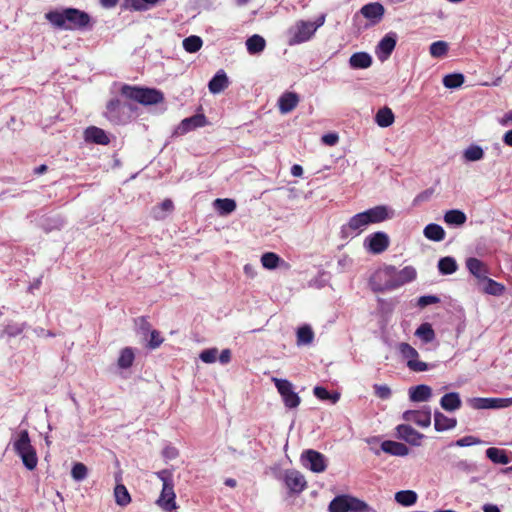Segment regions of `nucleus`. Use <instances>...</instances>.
Masks as SVG:
<instances>
[{
    "label": "nucleus",
    "mask_w": 512,
    "mask_h": 512,
    "mask_svg": "<svg viewBox=\"0 0 512 512\" xmlns=\"http://www.w3.org/2000/svg\"><path fill=\"white\" fill-rule=\"evenodd\" d=\"M398 438L408 442L411 445H420L421 439L424 437L423 434L419 433L412 426L407 424H400L396 427Z\"/></svg>",
    "instance_id": "nucleus-20"
},
{
    "label": "nucleus",
    "mask_w": 512,
    "mask_h": 512,
    "mask_svg": "<svg viewBox=\"0 0 512 512\" xmlns=\"http://www.w3.org/2000/svg\"><path fill=\"white\" fill-rule=\"evenodd\" d=\"M329 512H370V506L363 500L348 494L334 497L328 506Z\"/></svg>",
    "instance_id": "nucleus-6"
},
{
    "label": "nucleus",
    "mask_w": 512,
    "mask_h": 512,
    "mask_svg": "<svg viewBox=\"0 0 512 512\" xmlns=\"http://www.w3.org/2000/svg\"><path fill=\"white\" fill-rule=\"evenodd\" d=\"M87 467L83 463H76L73 465L71 475L74 480L82 481L87 477Z\"/></svg>",
    "instance_id": "nucleus-51"
},
{
    "label": "nucleus",
    "mask_w": 512,
    "mask_h": 512,
    "mask_svg": "<svg viewBox=\"0 0 512 512\" xmlns=\"http://www.w3.org/2000/svg\"><path fill=\"white\" fill-rule=\"evenodd\" d=\"M439 301H440V299L437 296L424 295V296L419 297L417 304L420 308H425L429 305L436 304Z\"/></svg>",
    "instance_id": "nucleus-57"
},
{
    "label": "nucleus",
    "mask_w": 512,
    "mask_h": 512,
    "mask_svg": "<svg viewBox=\"0 0 512 512\" xmlns=\"http://www.w3.org/2000/svg\"><path fill=\"white\" fill-rule=\"evenodd\" d=\"M84 138L86 142L94 143L98 145H107L110 142V139L107 133L96 126H90L84 131Z\"/></svg>",
    "instance_id": "nucleus-21"
},
{
    "label": "nucleus",
    "mask_w": 512,
    "mask_h": 512,
    "mask_svg": "<svg viewBox=\"0 0 512 512\" xmlns=\"http://www.w3.org/2000/svg\"><path fill=\"white\" fill-rule=\"evenodd\" d=\"M284 482L290 493L294 494L301 493L307 486V482L303 474L293 469L285 472Z\"/></svg>",
    "instance_id": "nucleus-14"
},
{
    "label": "nucleus",
    "mask_w": 512,
    "mask_h": 512,
    "mask_svg": "<svg viewBox=\"0 0 512 512\" xmlns=\"http://www.w3.org/2000/svg\"><path fill=\"white\" fill-rule=\"evenodd\" d=\"M121 95L143 105H153L163 101V93L155 88H143L138 86L123 85Z\"/></svg>",
    "instance_id": "nucleus-5"
},
{
    "label": "nucleus",
    "mask_w": 512,
    "mask_h": 512,
    "mask_svg": "<svg viewBox=\"0 0 512 512\" xmlns=\"http://www.w3.org/2000/svg\"><path fill=\"white\" fill-rule=\"evenodd\" d=\"M467 220L466 214L458 209L448 210L444 214L446 224L454 227L462 226Z\"/></svg>",
    "instance_id": "nucleus-33"
},
{
    "label": "nucleus",
    "mask_w": 512,
    "mask_h": 512,
    "mask_svg": "<svg viewBox=\"0 0 512 512\" xmlns=\"http://www.w3.org/2000/svg\"><path fill=\"white\" fill-rule=\"evenodd\" d=\"M448 51V43L445 41H436L430 45L429 52L435 58H440L446 55Z\"/></svg>",
    "instance_id": "nucleus-49"
},
{
    "label": "nucleus",
    "mask_w": 512,
    "mask_h": 512,
    "mask_svg": "<svg viewBox=\"0 0 512 512\" xmlns=\"http://www.w3.org/2000/svg\"><path fill=\"white\" fill-rule=\"evenodd\" d=\"M431 416L430 406H423L420 410L405 411L402 418L407 422H413L420 427L426 428L431 424Z\"/></svg>",
    "instance_id": "nucleus-13"
},
{
    "label": "nucleus",
    "mask_w": 512,
    "mask_h": 512,
    "mask_svg": "<svg viewBox=\"0 0 512 512\" xmlns=\"http://www.w3.org/2000/svg\"><path fill=\"white\" fill-rule=\"evenodd\" d=\"M394 114L392 110L388 107H383L379 109L375 115V122L378 126L382 128L389 127L394 122Z\"/></svg>",
    "instance_id": "nucleus-35"
},
{
    "label": "nucleus",
    "mask_w": 512,
    "mask_h": 512,
    "mask_svg": "<svg viewBox=\"0 0 512 512\" xmlns=\"http://www.w3.org/2000/svg\"><path fill=\"white\" fill-rule=\"evenodd\" d=\"M352 69H366L372 65V57L367 52H356L349 58Z\"/></svg>",
    "instance_id": "nucleus-28"
},
{
    "label": "nucleus",
    "mask_w": 512,
    "mask_h": 512,
    "mask_svg": "<svg viewBox=\"0 0 512 512\" xmlns=\"http://www.w3.org/2000/svg\"><path fill=\"white\" fill-rule=\"evenodd\" d=\"M481 290L492 296H501L505 291V286L489 277H486L479 283Z\"/></svg>",
    "instance_id": "nucleus-29"
},
{
    "label": "nucleus",
    "mask_w": 512,
    "mask_h": 512,
    "mask_svg": "<svg viewBox=\"0 0 512 512\" xmlns=\"http://www.w3.org/2000/svg\"><path fill=\"white\" fill-rule=\"evenodd\" d=\"M470 406L475 410L484 409H502L512 406V397L510 398H482L475 397L469 400Z\"/></svg>",
    "instance_id": "nucleus-12"
},
{
    "label": "nucleus",
    "mask_w": 512,
    "mask_h": 512,
    "mask_svg": "<svg viewBox=\"0 0 512 512\" xmlns=\"http://www.w3.org/2000/svg\"><path fill=\"white\" fill-rule=\"evenodd\" d=\"M397 43V34L395 32L387 33L378 43L376 53L381 61L386 60L395 49Z\"/></svg>",
    "instance_id": "nucleus-16"
},
{
    "label": "nucleus",
    "mask_w": 512,
    "mask_h": 512,
    "mask_svg": "<svg viewBox=\"0 0 512 512\" xmlns=\"http://www.w3.org/2000/svg\"><path fill=\"white\" fill-rule=\"evenodd\" d=\"M272 382L277 388L286 408L295 409L300 405L301 399L294 391L293 384L289 380L273 377Z\"/></svg>",
    "instance_id": "nucleus-9"
},
{
    "label": "nucleus",
    "mask_w": 512,
    "mask_h": 512,
    "mask_svg": "<svg viewBox=\"0 0 512 512\" xmlns=\"http://www.w3.org/2000/svg\"><path fill=\"white\" fill-rule=\"evenodd\" d=\"M163 342V338L157 330H152L150 333V340L148 342V346L151 349H155L159 347Z\"/></svg>",
    "instance_id": "nucleus-58"
},
{
    "label": "nucleus",
    "mask_w": 512,
    "mask_h": 512,
    "mask_svg": "<svg viewBox=\"0 0 512 512\" xmlns=\"http://www.w3.org/2000/svg\"><path fill=\"white\" fill-rule=\"evenodd\" d=\"M465 81V77L461 73L447 74L443 78V85L448 89L459 88Z\"/></svg>",
    "instance_id": "nucleus-45"
},
{
    "label": "nucleus",
    "mask_w": 512,
    "mask_h": 512,
    "mask_svg": "<svg viewBox=\"0 0 512 512\" xmlns=\"http://www.w3.org/2000/svg\"><path fill=\"white\" fill-rule=\"evenodd\" d=\"M415 278L416 270L411 266H406L399 271L393 266H387L372 277L370 284L373 291L382 292L400 287Z\"/></svg>",
    "instance_id": "nucleus-3"
},
{
    "label": "nucleus",
    "mask_w": 512,
    "mask_h": 512,
    "mask_svg": "<svg viewBox=\"0 0 512 512\" xmlns=\"http://www.w3.org/2000/svg\"><path fill=\"white\" fill-rule=\"evenodd\" d=\"M465 266L469 273L473 275L479 283L488 277V266L482 260L476 257L467 258L465 261Z\"/></svg>",
    "instance_id": "nucleus-19"
},
{
    "label": "nucleus",
    "mask_w": 512,
    "mask_h": 512,
    "mask_svg": "<svg viewBox=\"0 0 512 512\" xmlns=\"http://www.w3.org/2000/svg\"><path fill=\"white\" fill-rule=\"evenodd\" d=\"M45 18L57 29L85 31L92 28L91 17L85 11L76 8L54 10L45 14Z\"/></svg>",
    "instance_id": "nucleus-2"
},
{
    "label": "nucleus",
    "mask_w": 512,
    "mask_h": 512,
    "mask_svg": "<svg viewBox=\"0 0 512 512\" xmlns=\"http://www.w3.org/2000/svg\"><path fill=\"white\" fill-rule=\"evenodd\" d=\"M299 103V96L295 92H285L278 99V107L282 114L291 112Z\"/></svg>",
    "instance_id": "nucleus-24"
},
{
    "label": "nucleus",
    "mask_w": 512,
    "mask_h": 512,
    "mask_svg": "<svg viewBox=\"0 0 512 512\" xmlns=\"http://www.w3.org/2000/svg\"><path fill=\"white\" fill-rule=\"evenodd\" d=\"M401 356L407 361H414L419 357L418 351L406 342H401L397 346Z\"/></svg>",
    "instance_id": "nucleus-47"
},
{
    "label": "nucleus",
    "mask_w": 512,
    "mask_h": 512,
    "mask_svg": "<svg viewBox=\"0 0 512 512\" xmlns=\"http://www.w3.org/2000/svg\"><path fill=\"white\" fill-rule=\"evenodd\" d=\"M359 13L370 22V25H376L382 20L385 8L379 2H371L363 5Z\"/></svg>",
    "instance_id": "nucleus-15"
},
{
    "label": "nucleus",
    "mask_w": 512,
    "mask_h": 512,
    "mask_svg": "<svg viewBox=\"0 0 512 512\" xmlns=\"http://www.w3.org/2000/svg\"><path fill=\"white\" fill-rule=\"evenodd\" d=\"M481 440L474 436H465L462 437L455 442L451 443L450 446H458V447H469L473 445L480 444Z\"/></svg>",
    "instance_id": "nucleus-55"
},
{
    "label": "nucleus",
    "mask_w": 512,
    "mask_h": 512,
    "mask_svg": "<svg viewBox=\"0 0 512 512\" xmlns=\"http://www.w3.org/2000/svg\"><path fill=\"white\" fill-rule=\"evenodd\" d=\"M486 457L496 464H509L511 459L503 449L490 447L486 450Z\"/></svg>",
    "instance_id": "nucleus-34"
},
{
    "label": "nucleus",
    "mask_w": 512,
    "mask_h": 512,
    "mask_svg": "<svg viewBox=\"0 0 512 512\" xmlns=\"http://www.w3.org/2000/svg\"><path fill=\"white\" fill-rule=\"evenodd\" d=\"M394 211L385 205H378L352 216L341 226L342 239L354 238L361 234L370 224H378L391 219Z\"/></svg>",
    "instance_id": "nucleus-1"
},
{
    "label": "nucleus",
    "mask_w": 512,
    "mask_h": 512,
    "mask_svg": "<svg viewBox=\"0 0 512 512\" xmlns=\"http://www.w3.org/2000/svg\"><path fill=\"white\" fill-rule=\"evenodd\" d=\"M406 365L413 372H425L435 367V364H428L418 360V358L414 361H407Z\"/></svg>",
    "instance_id": "nucleus-50"
},
{
    "label": "nucleus",
    "mask_w": 512,
    "mask_h": 512,
    "mask_svg": "<svg viewBox=\"0 0 512 512\" xmlns=\"http://www.w3.org/2000/svg\"><path fill=\"white\" fill-rule=\"evenodd\" d=\"M302 465L314 473H322L327 468V458L322 453L307 449L301 454Z\"/></svg>",
    "instance_id": "nucleus-10"
},
{
    "label": "nucleus",
    "mask_w": 512,
    "mask_h": 512,
    "mask_svg": "<svg viewBox=\"0 0 512 512\" xmlns=\"http://www.w3.org/2000/svg\"><path fill=\"white\" fill-rule=\"evenodd\" d=\"M243 270H244V273L250 278H254L257 275L256 266L253 264H250V263L245 264Z\"/></svg>",
    "instance_id": "nucleus-64"
},
{
    "label": "nucleus",
    "mask_w": 512,
    "mask_h": 512,
    "mask_svg": "<svg viewBox=\"0 0 512 512\" xmlns=\"http://www.w3.org/2000/svg\"><path fill=\"white\" fill-rule=\"evenodd\" d=\"M174 205L171 199H165L152 210L153 217L157 220L164 219L168 213L172 212Z\"/></svg>",
    "instance_id": "nucleus-42"
},
{
    "label": "nucleus",
    "mask_w": 512,
    "mask_h": 512,
    "mask_svg": "<svg viewBox=\"0 0 512 512\" xmlns=\"http://www.w3.org/2000/svg\"><path fill=\"white\" fill-rule=\"evenodd\" d=\"M380 451L398 457H404L409 454V448L405 444L393 440L383 441L380 446Z\"/></svg>",
    "instance_id": "nucleus-22"
},
{
    "label": "nucleus",
    "mask_w": 512,
    "mask_h": 512,
    "mask_svg": "<svg viewBox=\"0 0 512 512\" xmlns=\"http://www.w3.org/2000/svg\"><path fill=\"white\" fill-rule=\"evenodd\" d=\"M456 425V418L447 417L446 415L439 411H436L434 413V428L437 432L452 430L456 427Z\"/></svg>",
    "instance_id": "nucleus-26"
},
{
    "label": "nucleus",
    "mask_w": 512,
    "mask_h": 512,
    "mask_svg": "<svg viewBox=\"0 0 512 512\" xmlns=\"http://www.w3.org/2000/svg\"><path fill=\"white\" fill-rule=\"evenodd\" d=\"M115 502L122 507L127 506L131 502L130 494L123 484H117L114 488Z\"/></svg>",
    "instance_id": "nucleus-43"
},
{
    "label": "nucleus",
    "mask_w": 512,
    "mask_h": 512,
    "mask_svg": "<svg viewBox=\"0 0 512 512\" xmlns=\"http://www.w3.org/2000/svg\"><path fill=\"white\" fill-rule=\"evenodd\" d=\"M183 48L185 49V51L189 52V53H195L197 51H199L203 45V41L201 39V37L199 36H196V35H191L189 37H186L183 42Z\"/></svg>",
    "instance_id": "nucleus-46"
},
{
    "label": "nucleus",
    "mask_w": 512,
    "mask_h": 512,
    "mask_svg": "<svg viewBox=\"0 0 512 512\" xmlns=\"http://www.w3.org/2000/svg\"><path fill=\"white\" fill-rule=\"evenodd\" d=\"M26 323H9L4 328V333L10 337H16L23 332Z\"/></svg>",
    "instance_id": "nucleus-54"
},
{
    "label": "nucleus",
    "mask_w": 512,
    "mask_h": 512,
    "mask_svg": "<svg viewBox=\"0 0 512 512\" xmlns=\"http://www.w3.org/2000/svg\"><path fill=\"white\" fill-rule=\"evenodd\" d=\"M315 34V28L311 21L299 20L287 31L288 44L298 45L309 41Z\"/></svg>",
    "instance_id": "nucleus-8"
},
{
    "label": "nucleus",
    "mask_w": 512,
    "mask_h": 512,
    "mask_svg": "<svg viewBox=\"0 0 512 512\" xmlns=\"http://www.w3.org/2000/svg\"><path fill=\"white\" fill-rule=\"evenodd\" d=\"M462 405L459 393L449 392L444 394L440 399V406L448 412L458 410Z\"/></svg>",
    "instance_id": "nucleus-27"
},
{
    "label": "nucleus",
    "mask_w": 512,
    "mask_h": 512,
    "mask_svg": "<svg viewBox=\"0 0 512 512\" xmlns=\"http://www.w3.org/2000/svg\"><path fill=\"white\" fill-rule=\"evenodd\" d=\"M176 494L174 492V483L170 485H163L161 494L157 500V504L166 512H172L177 508Z\"/></svg>",
    "instance_id": "nucleus-17"
},
{
    "label": "nucleus",
    "mask_w": 512,
    "mask_h": 512,
    "mask_svg": "<svg viewBox=\"0 0 512 512\" xmlns=\"http://www.w3.org/2000/svg\"><path fill=\"white\" fill-rule=\"evenodd\" d=\"M161 0H125L126 7L134 11H147Z\"/></svg>",
    "instance_id": "nucleus-39"
},
{
    "label": "nucleus",
    "mask_w": 512,
    "mask_h": 512,
    "mask_svg": "<svg viewBox=\"0 0 512 512\" xmlns=\"http://www.w3.org/2000/svg\"><path fill=\"white\" fill-rule=\"evenodd\" d=\"M214 207L221 215H228L236 209V202L230 198H218L214 201Z\"/></svg>",
    "instance_id": "nucleus-40"
},
{
    "label": "nucleus",
    "mask_w": 512,
    "mask_h": 512,
    "mask_svg": "<svg viewBox=\"0 0 512 512\" xmlns=\"http://www.w3.org/2000/svg\"><path fill=\"white\" fill-rule=\"evenodd\" d=\"M339 136L336 133H327L322 136V142L326 145L333 146L338 143Z\"/></svg>",
    "instance_id": "nucleus-62"
},
{
    "label": "nucleus",
    "mask_w": 512,
    "mask_h": 512,
    "mask_svg": "<svg viewBox=\"0 0 512 512\" xmlns=\"http://www.w3.org/2000/svg\"><path fill=\"white\" fill-rule=\"evenodd\" d=\"M281 258L273 252H266L261 256L262 266L268 270H273L277 268L280 263Z\"/></svg>",
    "instance_id": "nucleus-48"
},
{
    "label": "nucleus",
    "mask_w": 512,
    "mask_h": 512,
    "mask_svg": "<svg viewBox=\"0 0 512 512\" xmlns=\"http://www.w3.org/2000/svg\"><path fill=\"white\" fill-rule=\"evenodd\" d=\"M353 265V259L350 258L348 255H342L339 257L337 261V271L339 273H343L350 269Z\"/></svg>",
    "instance_id": "nucleus-56"
},
{
    "label": "nucleus",
    "mask_w": 512,
    "mask_h": 512,
    "mask_svg": "<svg viewBox=\"0 0 512 512\" xmlns=\"http://www.w3.org/2000/svg\"><path fill=\"white\" fill-rule=\"evenodd\" d=\"M162 455L167 460H173L178 457L179 452L178 449L173 446H166L162 451Z\"/></svg>",
    "instance_id": "nucleus-60"
},
{
    "label": "nucleus",
    "mask_w": 512,
    "mask_h": 512,
    "mask_svg": "<svg viewBox=\"0 0 512 512\" xmlns=\"http://www.w3.org/2000/svg\"><path fill=\"white\" fill-rule=\"evenodd\" d=\"M135 359L134 351L131 347H125L120 351L117 361L118 367L121 369H128L133 365Z\"/></svg>",
    "instance_id": "nucleus-41"
},
{
    "label": "nucleus",
    "mask_w": 512,
    "mask_h": 512,
    "mask_svg": "<svg viewBox=\"0 0 512 512\" xmlns=\"http://www.w3.org/2000/svg\"><path fill=\"white\" fill-rule=\"evenodd\" d=\"M133 112V104L115 98L107 103L104 115L112 124L120 125L127 123Z\"/></svg>",
    "instance_id": "nucleus-7"
},
{
    "label": "nucleus",
    "mask_w": 512,
    "mask_h": 512,
    "mask_svg": "<svg viewBox=\"0 0 512 512\" xmlns=\"http://www.w3.org/2000/svg\"><path fill=\"white\" fill-rule=\"evenodd\" d=\"M314 339V332L308 325L301 326L297 330V345H308Z\"/></svg>",
    "instance_id": "nucleus-44"
},
{
    "label": "nucleus",
    "mask_w": 512,
    "mask_h": 512,
    "mask_svg": "<svg viewBox=\"0 0 512 512\" xmlns=\"http://www.w3.org/2000/svg\"><path fill=\"white\" fill-rule=\"evenodd\" d=\"M265 47V39L258 34H254L246 40V48L250 55H256L261 53L265 49Z\"/></svg>",
    "instance_id": "nucleus-32"
},
{
    "label": "nucleus",
    "mask_w": 512,
    "mask_h": 512,
    "mask_svg": "<svg viewBox=\"0 0 512 512\" xmlns=\"http://www.w3.org/2000/svg\"><path fill=\"white\" fill-rule=\"evenodd\" d=\"M417 498V493L412 490H401L395 494L396 502L406 507L414 505L417 501Z\"/></svg>",
    "instance_id": "nucleus-37"
},
{
    "label": "nucleus",
    "mask_w": 512,
    "mask_h": 512,
    "mask_svg": "<svg viewBox=\"0 0 512 512\" xmlns=\"http://www.w3.org/2000/svg\"><path fill=\"white\" fill-rule=\"evenodd\" d=\"M390 244L388 234L382 231L374 232L366 236L363 242L364 248L372 254L383 253Z\"/></svg>",
    "instance_id": "nucleus-11"
},
{
    "label": "nucleus",
    "mask_w": 512,
    "mask_h": 512,
    "mask_svg": "<svg viewBox=\"0 0 512 512\" xmlns=\"http://www.w3.org/2000/svg\"><path fill=\"white\" fill-rule=\"evenodd\" d=\"M313 393L318 399L323 401H327L328 398L330 397V392L322 386L314 387Z\"/></svg>",
    "instance_id": "nucleus-61"
},
{
    "label": "nucleus",
    "mask_w": 512,
    "mask_h": 512,
    "mask_svg": "<svg viewBox=\"0 0 512 512\" xmlns=\"http://www.w3.org/2000/svg\"><path fill=\"white\" fill-rule=\"evenodd\" d=\"M432 396V389L430 386L420 384L409 388V399L412 402H426Z\"/></svg>",
    "instance_id": "nucleus-25"
},
{
    "label": "nucleus",
    "mask_w": 512,
    "mask_h": 512,
    "mask_svg": "<svg viewBox=\"0 0 512 512\" xmlns=\"http://www.w3.org/2000/svg\"><path fill=\"white\" fill-rule=\"evenodd\" d=\"M424 236L431 241L440 242L445 238V230L442 226L436 223H430L425 226L423 230Z\"/></svg>",
    "instance_id": "nucleus-31"
},
{
    "label": "nucleus",
    "mask_w": 512,
    "mask_h": 512,
    "mask_svg": "<svg viewBox=\"0 0 512 512\" xmlns=\"http://www.w3.org/2000/svg\"><path fill=\"white\" fill-rule=\"evenodd\" d=\"M414 335L423 343L428 344L435 340L436 335L435 331L432 328V325L428 322L422 323L415 330Z\"/></svg>",
    "instance_id": "nucleus-30"
},
{
    "label": "nucleus",
    "mask_w": 512,
    "mask_h": 512,
    "mask_svg": "<svg viewBox=\"0 0 512 512\" xmlns=\"http://www.w3.org/2000/svg\"><path fill=\"white\" fill-rule=\"evenodd\" d=\"M206 124V117L203 114H195L181 121L175 129V135H184L196 128L203 127Z\"/></svg>",
    "instance_id": "nucleus-18"
},
{
    "label": "nucleus",
    "mask_w": 512,
    "mask_h": 512,
    "mask_svg": "<svg viewBox=\"0 0 512 512\" xmlns=\"http://www.w3.org/2000/svg\"><path fill=\"white\" fill-rule=\"evenodd\" d=\"M13 448L15 453L21 458L24 467L30 471L34 470L38 464L36 449L32 446L27 430H21L17 433Z\"/></svg>",
    "instance_id": "nucleus-4"
},
{
    "label": "nucleus",
    "mask_w": 512,
    "mask_h": 512,
    "mask_svg": "<svg viewBox=\"0 0 512 512\" xmlns=\"http://www.w3.org/2000/svg\"><path fill=\"white\" fill-rule=\"evenodd\" d=\"M437 267L442 275H451L458 269L456 260L451 256L440 258Z\"/></svg>",
    "instance_id": "nucleus-36"
},
{
    "label": "nucleus",
    "mask_w": 512,
    "mask_h": 512,
    "mask_svg": "<svg viewBox=\"0 0 512 512\" xmlns=\"http://www.w3.org/2000/svg\"><path fill=\"white\" fill-rule=\"evenodd\" d=\"M231 361V351L230 349H224L221 351L219 355V362L221 364H228Z\"/></svg>",
    "instance_id": "nucleus-63"
},
{
    "label": "nucleus",
    "mask_w": 512,
    "mask_h": 512,
    "mask_svg": "<svg viewBox=\"0 0 512 512\" xmlns=\"http://www.w3.org/2000/svg\"><path fill=\"white\" fill-rule=\"evenodd\" d=\"M156 476L162 481L163 485L174 483L172 473L166 469L156 472Z\"/></svg>",
    "instance_id": "nucleus-59"
},
{
    "label": "nucleus",
    "mask_w": 512,
    "mask_h": 512,
    "mask_svg": "<svg viewBox=\"0 0 512 512\" xmlns=\"http://www.w3.org/2000/svg\"><path fill=\"white\" fill-rule=\"evenodd\" d=\"M218 349L217 348H209L204 349L199 354V358L202 362L211 364L214 363L217 359Z\"/></svg>",
    "instance_id": "nucleus-52"
},
{
    "label": "nucleus",
    "mask_w": 512,
    "mask_h": 512,
    "mask_svg": "<svg viewBox=\"0 0 512 512\" xmlns=\"http://www.w3.org/2000/svg\"><path fill=\"white\" fill-rule=\"evenodd\" d=\"M463 158L467 162H476L484 158V150L477 144H471L463 152Z\"/></svg>",
    "instance_id": "nucleus-38"
},
{
    "label": "nucleus",
    "mask_w": 512,
    "mask_h": 512,
    "mask_svg": "<svg viewBox=\"0 0 512 512\" xmlns=\"http://www.w3.org/2000/svg\"><path fill=\"white\" fill-rule=\"evenodd\" d=\"M373 389L375 395L382 400H388L392 395L390 387L386 384H374Z\"/></svg>",
    "instance_id": "nucleus-53"
},
{
    "label": "nucleus",
    "mask_w": 512,
    "mask_h": 512,
    "mask_svg": "<svg viewBox=\"0 0 512 512\" xmlns=\"http://www.w3.org/2000/svg\"><path fill=\"white\" fill-rule=\"evenodd\" d=\"M229 85V80L226 72L222 69L218 70L216 74L208 83V89L212 94H219Z\"/></svg>",
    "instance_id": "nucleus-23"
}]
</instances>
